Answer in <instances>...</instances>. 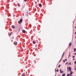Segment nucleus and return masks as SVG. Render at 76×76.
<instances>
[{
  "label": "nucleus",
  "instance_id": "nucleus-16",
  "mask_svg": "<svg viewBox=\"0 0 76 76\" xmlns=\"http://www.w3.org/2000/svg\"><path fill=\"white\" fill-rule=\"evenodd\" d=\"M18 23H20V21H18Z\"/></svg>",
  "mask_w": 76,
  "mask_h": 76
},
{
  "label": "nucleus",
  "instance_id": "nucleus-15",
  "mask_svg": "<svg viewBox=\"0 0 76 76\" xmlns=\"http://www.w3.org/2000/svg\"><path fill=\"white\" fill-rule=\"evenodd\" d=\"M18 5L19 7H20V5H19V4H18Z\"/></svg>",
  "mask_w": 76,
  "mask_h": 76
},
{
  "label": "nucleus",
  "instance_id": "nucleus-35",
  "mask_svg": "<svg viewBox=\"0 0 76 76\" xmlns=\"http://www.w3.org/2000/svg\"><path fill=\"white\" fill-rule=\"evenodd\" d=\"M75 34H76V32L75 33Z\"/></svg>",
  "mask_w": 76,
  "mask_h": 76
},
{
  "label": "nucleus",
  "instance_id": "nucleus-17",
  "mask_svg": "<svg viewBox=\"0 0 76 76\" xmlns=\"http://www.w3.org/2000/svg\"><path fill=\"white\" fill-rule=\"evenodd\" d=\"M63 55L64 56V52L63 53V54L62 55Z\"/></svg>",
  "mask_w": 76,
  "mask_h": 76
},
{
  "label": "nucleus",
  "instance_id": "nucleus-13",
  "mask_svg": "<svg viewBox=\"0 0 76 76\" xmlns=\"http://www.w3.org/2000/svg\"><path fill=\"white\" fill-rule=\"evenodd\" d=\"M22 75L23 76H25V74H23Z\"/></svg>",
  "mask_w": 76,
  "mask_h": 76
},
{
  "label": "nucleus",
  "instance_id": "nucleus-24",
  "mask_svg": "<svg viewBox=\"0 0 76 76\" xmlns=\"http://www.w3.org/2000/svg\"><path fill=\"white\" fill-rule=\"evenodd\" d=\"M65 61H67V59H65Z\"/></svg>",
  "mask_w": 76,
  "mask_h": 76
},
{
  "label": "nucleus",
  "instance_id": "nucleus-30",
  "mask_svg": "<svg viewBox=\"0 0 76 76\" xmlns=\"http://www.w3.org/2000/svg\"><path fill=\"white\" fill-rule=\"evenodd\" d=\"M60 66H58V68H60Z\"/></svg>",
  "mask_w": 76,
  "mask_h": 76
},
{
  "label": "nucleus",
  "instance_id": "nucleus-14",
  "mask_svg": "<svg viewBox=\"0 0 76 76\" xmlns=\"http://www.w3.org/2000/svg\"><path fill=\"white\" fill-rule=\"evenodd\" d=\"M61 60H62V59L61 58L60 60L59 61V62H60V61H61Z\"/></svg>",
  "mask_w": 76,
  "mask_h": 76
},
{
  "label": "nucleus",
  "instance_id": "nucleus-32",
  "mask_svg": "<svg viewBox=\"0 0 76 76\" xmlns=\"http://www.w3.org/2000/svg\"><path fill=\"white\" fill-rule=\"evenodd\" d=\"M75 70H76V68H75Z\"/></svg>",
  "mask_w": 76,
  "mask_h": 76
},
{
  "label": "nucleus",
  "instance_id": "nucleus-27",
  "mask_svg": "<svg viewBox=\"0 0 76 76\" xmlns=\"http://www.w3.org/2000/svg\"><path fill=\"white\" fill-rule=\"evenodd\" d=\"M63 61H64V63H65V60H64Z\"/></svg>",
  "mask_w": 76,
  "mask_h": 76
},
{
  "label": "nucleus",
  "instance_id": "nucleus-29",
  "mask_svg": "<svg viewBox=\"0 0 76 76\" xmlns=\"http://www.w3.org/2000/svg\"><path fill=\"white\" fill-rule=\"evenodd\" d=\"M67 69H69V67H67Z\"/></svg>",
  "mask_w": 76,
  "mask_h": 76
},
{
  "label": "nucleus",
  "instance_id": "nucleus-1",
  "mask_svg": "<svg viewBox=\"0 0 76 76\" xmlns=\"http://www.w3.org/2000/svg\"><path fill=\"white\" fill-rule=\"evenodd\" d=\"M14 45H16L18 44V43H17V42H15L14 43Z\"/></svg>",
  "mask_w": 76,
  "mask_h": 76
},
{
  "label": "nucleus",
  "instance_id": "nucleus-9",
  "mask_svg": "<svg viewBox=\"0 0 76 76\" xmlns=\"http://www.w3.org/2000/svg\"><path fill=\"white\" fill-rule=\"evenodd\" d=\"M69 72H71V70H72V69H71V67L69 68Z\"/></svg>",
  "mask_w": 76,
  "mask_h": 76
},
{
  "label": "nucleus",
  "instance_id": "nucleus-34",
  "mask_svg": "<svg viewBox=\"0 0 76 76\" xmlns=\"http://www.w3.org/2000/svg\"><path fill=\"white\" fill-rule=\"evenodd\" d=\"M61 66V65H59V66Z\"/></svg>",
  "mask_w": 76,
  "mask_h": 76
},
{
  "label": "nucleus",
  "instance_id": "nucleus-37",
  "mask_svg": "<svg viewBox=\"0 0 76 76\" xmlns=\"http://www.w3.org/2000/svg\"><path fill=\"white\" fill-rule=\"evenodd\" d=\"M70 76H72V75H70Z\"/></svg>",
  "mask_w": 76,
  "mask_h": 76
},
{
  "label": "nucleus",
  "instance_id": "nucleus-20",
  "mask_svg": "<svg viewBox=\"0 0 76 76\" xmlns=\"http://www.w3.org/2000/svg\"><path fill=\"white\" fill-rule=\"evenodd\" d=\"M69 64L70 65H71L72 64H71V62H69Z\"/></svg>",
  "mask_w": 76,
  "mask_h": 76
},
{
  "label": "nucleus",
  "instance_id": "nucleus-28",
  "mask_svg": "<svg viewBox=\"0 0 76 76\" xmlns=\"http://www.w3.org/2000/svg\"><path fill=\"white\" fill-rule=\"evenodd\" d=\"M24 1H26V0H24Z\"/></svg>",
  "mask_w": 76,
  "mask_h": 76
},
{
  "label": "nucleus",
  "instance_id": "nucleus-33",
  "mask_svg": "<svg viewBox=\"0 0 76 76\" xmlns=\"http://www.w3.org/2000/svg\"><path fill=\"white\" fill-rule=\"evenodd\" d=\"M67 71L68 72H69V69H68Z\"/></svg>",
  "mask_w": 76,
  "mask_h": 76
},
{
  "label": "nucleus",
  "instance_id": "nucleus-18",
  "mask_svg": "<svg viewBox=\"0 0 76 76\" xmlns=\"http://www.w3.org/2000/svg\"><path fill=\"white\" fill-rule=\"evenodd\" d=\"M69 75H70L69 74H67V76H69Z\"/></svg>",
  "mask_w": 76,
  "mask_h": 76
},
{
  "label": "nucleus",
  "instance_id": "nucleus-11",
  "mask_svg": "<svg viewBox=\"0 0 76 76\" xmlns=\"http://www.w3.org/2000/svg\"><path fill=\"white\" fill-rule=\"evenodd\" d=\"M66 75V74H64L62 75V76H65Z\"/></svg>",
  "mask_w": 76,
  "mask_h": 76
},
{
  "label": "nucleus",
  "instance_id": "nucleus-3",
  "mask_svg": "<svg viewBox=\"0 0 76 76\" xmlns=\"http://www.w3.org/2000/svg\"><path fill=\"white\" fill-rule=\"evenodd\" d=\"M20 23H22V19H20Z\"/></svg>",
  "mask_w": 76,
  "mask_h": 76
},
{
  "label": "nucleus",
  "instance_id": "nucleus-38",
  "mask_svg": "<svg viewBox=\"0 0 76 76\" xmlns=\"http://www.w3.org/2000/svg\"><path fill=\"white\" fill-rule=\"evenodd\" d=\"M20 29L19 30V31H20Z\"/></svg>",
  "mask_w": 76,
  "mask_h": 76
},
{
  "label": "nucleus",
  "instance_id": "nucleus-4",
  "mask_svg": "<svg viewBox=\"0 0 76 76\" xmlns=\"http://www.w3.org/2000/svg\"><path fill=\"white\" fill-rule=\"evenodd\" d=\"M23 33H25V30H22Z\"/></svg>",
  "mask_w": 76,
  "mask_h": 76
},
{
  "label": "nucleus",
  "instance_id": "nucleus-8",
  "mask_svg": "<svg viewBox=\"0 0 76 76\" xmlns=\"http://www.w3.org/2000/svg\"><path fill=\"white\" fill-rule=\"evenodd\" d=\"M33 43L34 44H36V42H35L34 41Z\"/></svg>",
  "mask_w": 76,
  "mask_h": 76
},
{
  "label": "nucleus",
  "instance_id": "nucleus-26",
  "mask_svg": "<svg viewBox=\"0 0 76 76\" xmlns=\"http://www.w3.org/2000/svg\"><path fill=\"white\" fill-rule=\"evenodd\" d=\"M63 55H62V57H63L64 56H63Z\"/></svg>",
  "mask_w": 76,
  "mask_h": 76
},
{
  "label": "nucleus",
  "instance_id": "nucleus-2",
  "mask_svg": "<svg viewBox=\"0 0 76 76\" xmlns=\"http://www.w3.org/2000/svg\"><path fill=\"white\" fill-rule=\"evenodd\" d=\"M72 45V43L71 42H70L69 44V47H71V46Z\"/></svg>",
  "mask_w": 76,
  "mask_h": 76
},
{
  "label": "nucleus",
  "instance_id": "nucleus-25",
  "mask_svg": "<svg viewBox=\"0 0 76 76\" xmlns=\"http://www.w3.org/2000/svg\"><path fill=\"white\" fill-rule=\"evenodd\" d=\"M56 72H58V70H56Z\"/></svg>",
  "mask_w": 76,
  "mask_h": 76
},
{
  "label": "nucleus",
  "instance_id": "nucleus-5",
  "mask_svg": "<svg viewBox=\"0 0 76 76\" xmlns=\"http://www.w3.org/2000/svg\"><path fill=\"white\" fill-rule=\"evenodd\" d=\"M73 50H74V52H76V48H74L73 49Z\"/></svg>",
  "mask_w": 76,
  "mask_h": 76
},
{
  "label": "nucleus",
  "instance_id": "nucleus-10",
  "mask_svg": "<svg viewBox=\"0 0 76 76\" xmlns=\"http://www.w3.org/2000/svg\"><path fill=\"white\" fill-rule=\"evenodd\" d=\"M12 28H15V26H14V25H12Z\"/></svg>",
  "mask_w": 76,
  "mask_h": 76
},
{
  "label": "nucleus",
  "instance_id": "nucleus-19",
  "mask_svg": "<svg viewBox=\"0 0 76 76\" xmlns=\"http://www.w3.org/2000/svg\"><path fill=\"white\" fill-rule=\"evenodd\" d=\"M75 64H76V60L74 62Z\"/></svg>",
  "mask_w": 76,
  "mask_h": 76
},
{
  "label": "nucleus",
  "instance_id": "nucleus-21",
  "mask_svg": "<svg viewBox=\"0 0 76 76\" xmlns=\"http://www.w3.org/2000/svg\"><path fill=\"white\" fill-rule=\"evenodd\" d=\"M72 57H73V58H75V56H73Z\"/></svg>",
  "mask_w": 76,
  "mask_h": 76
},
{
  "label": "nucleus",
  "instance_id": "nucleus-39",
  "mask_svg": "<svg viewBox=\"0 0 76 76\" xmlns=\"http://www.w3.org/2000/svg\"><path fill=\"white\" fill-rule=\"evenodd\" d=\"M75 38H76V37H75Z\"/></svg>",
  "mask_w": 76,
  "mask_h": 76
},
{
  "label": "nucleus",
  "instance_id": "nucleus-36",
  "mask_svg": "<svg viewBox=\"0 0 76 76\" xmlns=\"http://www.w3.org/2000/svg\"><path fill=\"white\" fill-rule=\"evenodd\" d=\"M75 28H76V26H75Z\"/></svg>",
  "mask_w": 76,
  "mask_h": 76
},
{
  "label": "nucleus",
  "instance_id": "nucleus-23",
  "mask_svg": "<svg viewBox=\"0 0 76 76\" xmlns=\"http://www.w3.org/2000/svg\"><path fill=\"white\" fill-rule=\"evenodd\" d=\"M9 35H10V36H11V35H12V34H9Z\"/></svg>",
  "mask_w": 76,
  "mask_h": 76
},
{
  "label": "nucleus",
  "instance_id": "nucleus-12",
  "mask_svg": "<svg viewBox=\"0 0 76 76\" xmlns=\"http://www.w3.org/2000/svg\"><path fill=\"white\" fill-rule=\"evenodd\" d=\"M71 72L70 73V75H72L73 74V72H72V71H71Z\"/></svg>",
  "mask_w": 76,
  "mask_h": 76
},
{
  "label": "nucleus",
  "instance_id": "nucleus-6",
  "mask_svg": "<svg viewBox=\"0 0 76 76\" xmlns=\"http://www.w3.org/2000/svg\"><path fill=\"white\" fill-rule=\"evenodd\" d=\"M60 72L61 73H63V71H61V69H60Z\"/></svg>",
  "mask_w": 76,
  "mask_h": 76
},
{
  "label": "nucleus",
  "instance_id": "nucleus-22",
  "mask_svg": "<svg viewBox=\"0 0 76 76\" xmlns=\"http://www.w3.org/2000/svg\"><path fill=\"white\" fill-rule=\"evenodd\" d=\"M65 64H68V62L66 63Z\"/></svg>",
  "mask_w": 76,
  "mask_h": 76
},
{
  "label": "nucleus",
  "instance_id": "nucleus-31",
  "mask_svg": "<svg viewBox=\"0 0 76 76\" xmlns=\"http://www.w3.org/2000/svg\"><path fill=\"white\" fill-rule=\"evenodd\" d=\"M75 60V58H74V59H73V60Z\"/></svg>",
  "mask_w": 76,
  "mask_h": 76
},
{
  "label": "nucleus",
  "instance_id": "nucleus-7",
  "mask_svg": "<svg viewBox=\"0 0 76 76\" xmlns=\"http://www.w3.org/2000/svg\"><path fill=\"white\" fill-rule=\"evenodd\" d=\"M39 7H41V6H42V5H41V4H39Z\"/></svg>",
  "mask_w": 76,
  "mask_h": 76
},
{
  "label": "nucleus",
  "instance_id": "nucleus-40",
  "mask_svg": "<svg viewBox=\"0 0 76 76\" xmlns=\"http://www.w3.org/2000/svg\"><path fill=\"white\" fill-rule=\"evenodd\" d=\"M56 70V69H55V70Z\"/></svg>",
  "mask_w": 76,
  "mask_h": 76
}]
</instances>
